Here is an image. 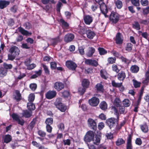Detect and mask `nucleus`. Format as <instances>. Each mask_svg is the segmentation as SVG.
Segmentation results:
<instances>
[{"label":"nucleus","instance_id":"nucleus-1","mask_svg":"<svg viewBox=\"0 0 149 149\" xmlns=\"http://www.w3.org/2000/svg\"><path fill=\"white\" fill-rule=\"evenodd\" d=\"M9 52L10 53L8 54V59L13 60L19 54V50L17 47L13 46L10 48Z\"/></svg>","mask_w":149,"mask_h":149},{"label":"nucleus","instance_id":"nucleus-2","mask_svg":"<svg viewBox=\"0 0 149 149\" xmlns=\"http://www.w3.org/2000/svg\"><path fill=\"white\" fill-rule=\"evenodd\" d=\"M61 99L58 98H57L54 103L56 107L62 112H64L67 109V107L61 102Z\"/></svg>","mask_w":149,"mask_h":149},{"label":"nucleus","instance_id":"nucleus-3","mask_svg":"<svg viewBox=\"0 0 149 149\" xmlns=\"http://www.w3.org/2000/svg\"><path fill=\"white\" fill-rule=\"evenodd\" d=\"M118 118H113L107 119L106 120V123L108 125L110 129L113 128L116 125V123L118 122Z\"/></svg>","mask_w":149,"mask_h":149},{"label":"nucleus","instance_id":"nucleus-4","mask_svg":"<svg viewBox=\"0 0 149 149\" xmlns=\"http://www.w3.org/2000/svg\"><path fill=\"white\" fill-rule=\"evenodd\" d=\"M94 133L92 131H89L86 133L84 137V140L87 142H89L93 140L94 137Z\"/></svg>","mask_w":149,"mask_h":149},{"label":"nucleus","instance_id":"nucleus-5","mask_svg":"<svg viewBox=\"0 0 149 149\" xmlns=\"http://www.w3.org/2000/svg\"><path fill=\"white\" fill-rule=\"evenodd\" d=\"M109 19L113 24L116 23L119 20V15L116 13H111L109 16Z\"/></svg>","mask_w":149,"mask_h":149},{"label":"nucleus","instance_id":"nucleus-6","mask_svg":"<svg viewBox=\"0 0 149 149\" xmlns=\"http://www.w3.org/2000/svg\"><path fill=\"white\" fill-rule=\"evenodd\" d=\"M65 65L69 70L74 71L77 67V64L72 61H68L66 62Z\"/></svg>","mask_w":149,"mask_h":149},{"label":"nucleus","instance_id":"nucleus-7","mask_svg":"<svg viewBox=\"0 0 149 149\" xmlns=\"http://www.w3.org/2000/svg\"><path fill=\"white\" fill-rule=\"evenodd\" d=\"M54 88L58 91H60L64 88L65 85L62 82L57 81L54 84Z\"/></svg>","mask_w":149,"mask_h":149},{"label":"nucleus","instance_id":"nucleus-8","mask_svg":"<svg viewBox=\"0 0 149 149\" xmlns=\"http://www.w3.org/2000/svg\"><path fill=\"white\" fill-rule=\"evenodd\" d=\"M100 102L98 98L94 97L88 100V102L89 104L93 107H95L97 106Z\"/></svg>","mask_w":149,"mask_h":149},{"label":"nucleus","instance_id":"nucleus-9","mask_svg":"<svg viewBox=\"0 0 149 149\" xmlns=\"http://www.w3.org/2000/svg\"><path fill=\"white\" fill-rule=\"evenodd\" d=\"M88 124L90 128L94 130H97V124L95 120L93 119L90 118L88 120Z\"/></svg>","mask_w":149,"mask_h":149},{"label":"nucleus","instance_id":"nucleus-10","mask_svg":"<svg viewBox=\"0 0 149 149\" xmlns=\"http://www.w3.org/2000/svg\"><path fill=\"white\" fill-rule=\"evenodd\" d=\"M57 94V93L55 91H49L47 92L46 94V97L48 99H52L55 97Z\"/></svg>","mask_w":149,"mask_h":149},{"label":"nucleus","instance_id":"nucleus-11","mask_svg":"<svg viewBox=\"0 0 149 149\" xmlns=\"http://www.w3.org/2000/svg\"><path fill=\"white\" fill-rule=\"evenodd\" d=\"M85 63L87 65L96 67L98 65V62L94 60L87 59L85 61Z\"/></svg>","mask_w":149,"mask_h":149},{"label":"nucleus","instance_id":"nucleus-12","mask_svg":"<svg viewBox=\"0 0 149 149\" xmlns=\"http://www.w3.org/2000/svg\"><path fill=\"white\" fill-rule=\"evenodd\" d=\"M74 34L71 33H68L66 34L64 38V40L66 42H69L72 41L74 39Z\"/></svg>","mask_w":149,"mask_h":149},{"label":"nucleus","instance_id":"nucleus-13","mask_svg":"<svg viewBox=\"0 0 149 149\" xmlns=\"http://www.w3.org/2000/svg\"><path fill=\"white\" fill-rule=\"evenodd\" d=\"M99 5L102 13L106 17H107L106 14L108 12V10L105 4L104 3H102L101 4H99Z\"/></svg>","mask_w":149,"mask_h":149},{"label":"nucleus","instance_id":"nucleus-14","mask_svg":"<svg viewBox=\"0 0 149 149\" xmlns=\"http://www.w3.org/2000/svg\"><path fill=\"white\" fill-rule=\"evenodd\" d=\"M84 20L85 23L87 25L90 24L93 22L92 17L89 15H86L84 17Z\"/></svg>","mask_w":149,"mask_h":149},{"label":"nucleus","instance_id":"nucleus-15","mask_svg":"<svg viewBox=\"0 0 149 149\" xmlns=\"http://www.w3.org/2000/svg\"><path fill=\"white\" fill-rule=\"evenodd\" d=\"M126 76V73L124 71H121L117 75L118 79L120 81H123Z\"/></svg>","mask_w":149,"mask_h":149},{"label":"nucleus","instance_id":"nucleus-16","mask_svg":"<svg viewBox=\"0 0 149 149\" xmlns=\"http://www.w3.org/2000/svg\"><path fill=\"white\" fill-rule=\"evenodd\" d=\"M121 34L120 33H118L116 37V43L118 44L122 43L123 40L121 38Z\"/></svg>","mask_w":149,"mask_h":149},{"label":"nucleus","instance_id":"nucleus-17","mask_svg":"<svg viewBox=\"0 0 149 149\" xmlns=\"http://www.w3.org/2000/svg\"><path fill=\"white\" fill-rule=\"evenodd\" d=\"M62 40L60 39L59 36H58L56 38L51 40V42L52 45L53 46H55L58 43L60 42Z\"/></svg>","mask_w":149,"mask_h":149},{"label":"nucleus","instance_id":"nucleus-18","mask_svg":"<svg viewBox=\"0 0 149 149\" xmlns=\"http://www.w3.org/2000/svg\"><path fill=\"white\" fill-rule=\"evenodd\" d=\"M18 29L19 31L24 35L30 36L32 34L31 33L29 32L28 31L24 30L22 27H19Z\"/></svg>","mask_w":149,"mask_h":149},{"label":"nucleus","instance_id":"nucleus-19","mask_svg":"<svg viewBox=\"0 0 149 149\" xmlns=\"http://www.w3.org/2000/svg\"><path fill=\"white\" fill-rule=\"evenodd\" d=\"M132 137L130 134L128 135L127 139V149H132V146L131 144V140Z\"/></svg>","mask_w":149,"mask_h":149},{"label":"nucleus","instance_id":"nucleus-20","mask_svg":"<svg viewBox=\"0 0 149 149\" xmlns=\"http://www.w3.org/2000/svg\"><path fill=\"white\" fill-rule=\"evenodd\" d=\"M10 3V1H0V8L2 9L6 7Z\"/></svg>","mask_w":149,"mask_h":149},{"label":"nucleus","instance_id":"nucleus-21","mask_svg":"<svg viewBox=\"0 0 149 149\" xmlns=\"http://www.w3.org/2000/svg\"><path fill=\"white\" fill-rule=\"evenodd\" d=\"M32 112L30 111H28L27 110H25L23 111V112L22 114L23 116L26 118L30 117L32 115Z\"/></svg>","mask_w":149,"mask_h":149},{"label":"nucleus","instance_id":"nucleus-22","mask_svg":"<svg viewBox=\"0 0 149 149\" xmlns=\"http://www.w3.org/2000/svg\"><path fill=\"white\" fill-rule=\"evenodd\" d=\"M86 34L87 37L90 39H92L95 36V33L93 31L90 30H88L86 31Z\"/></svg>","mask_w":149,"mask_h":149},{"label":"nucleus","instance_id":"nucleus-23","mask_svg":"<svg viewBox=\"0 0 149 149\" xmlns=\"http://www.w3.org/2000/svg\"><path fill=\"white\" fill-rule=\"evenodd\" d=\"M90 83L88 80L86 79H83L81 82L82 86L86 88L88 87Z\"/></svg>","mask_w":149,"mask_h":149},{"label":"nucleus","instance_id":"nucleus-24","mask_svg":"<svg viewBox=\"0 0 149 149\" xmlns=\"http://www.w3.org/2000/svg\"><path fill=\"white\" fill-rule=\"evenodd\" d=\"M95 88H96L97 91L99 92H103L104 91V89L103 86L100 83L97 84Z\"/></svg>","mask_w":149,"mask_h":149},{"label":"nucleus","instance_id":"nucleus-25","mask_svg":"<svg viewBox=\"0 0 149 149\" xmlns=\"http://www.w3.org/2000/svg\"><path fill=\"white\" fill-rule=\"evenodd\" d=\"M100 108L103 110H105L107 109V105L105 101L101 102L99 104Z\"/></svg>","mask_w":149,"mask_h":149},{"label":"nucleus","instance_id":"nucleus-26","mask_svg":"<svg viewBox=\"0 0 149 149\" xmlns=\"http://www.w3.org/2000/svg\"><path fill=\"white\" fill-rule=\"evenodd\" d=\"M12 140V136L9 134L6 135L5 136L4 138V142L8 143L11 141Z\"/></svg>","mask_w":149,"mask_h":149},{"label":"nucleus","instance_id":"nucleus-27","mask_svg":"<svg viewBox=\"0 0 149 149\" xmlns=\"http://www.w3.org/2000/svg\"><path fill=\"white\" fill-rule=\"evenodd\" d=\"M95 52V49L92 47H90L88 48V51L87 53V55L89 57H91Z\"/></svg>","mask_w":149,"mask_h":149},{"label":"nucleus","instance_id":"nucleus-28","mask_svg":"<svg viewBox=\"0 0 149 149\" xmlns=\"http://www.w3.org/2000/svg\"><path fill=\"white\" fill-rule=\"evenodd\" d=\"M7 70L3 68H0V77H3L7 74Z\"/></svg>","mask_w":149,"mask_h":149},{"label":"nucleus","instance_id":"nucleus-29","mask_svg":"<svg viewBox=\"0 0 149 149\" xmlns=\"http://www.w3.org/2000/svg\"><path fill=\"white\" fill-rule=\"evenodd\" d=\"M139 70V67L136 65H132L130 68V70L133 73L137 72Z\"/></svg>","mask_w":149,"mask_h":149},{"label":"nucleus","instance_id":"nucleus-30","mask_svg":"<svg viewBox=\"0 0 149 149\" xmlns=\"http://www.w3.org/2000/svg\"><path fill=\"white\" fill-rule=\"evenodd\" d=\"M15 93L16 95L15 97V99L17 101L20 100L21 99L22 97L19 91L18 90H16Z\"/></svg>","mask_w":149,"mask_h":149},{"label":"nucleus","instance_id":"nucleus-31","mask_svg":"<svg viewBox=\"0 0 149 149\" xmlns=\"http://www.w3.org/2000/svg\"><path fill=\"white\" fill-rule=\"evenodd\" d=\"M27 107L28 109L30 111L33 110L35 109V105L31 102L28 103Z\"/></svg>","mask_w":149,"mask_h":149},{"label":"nucleus","instance_id":"nucleus-32","mask_svg":"<svg viewBox=\"0 0 149 149\" xmlns=\"http://www.w3.org/2000/svg\"><path fill=\"white\" fill-rule=\"evenodd\" d=\"M123 105L125 107H129L130 106L131 102L130 100L128 99H125L123 101Z\"/></svg>","mask_w":149,"mask_h":149},{"label":"nucleus","instance_id":"nucleus-33","mask_svg":"<svg viewBox=\"0 0 149 149\" xmlns=\"http://www.w3.org/2000/svg\"><path fill=\"white\" fill-rule=\"evenodd\" d=\"M36 121V119H33V120L28 125V128L31 130H32L34 127Z\"/></svg>","mask_w":149,"mask_h":149},{"label":"nucleus","instance_id":"nucleus-34","mask_svg":"<svg viewBox=\"0 0 149 149\" xmlns=\"http://www.w3.org/2000/svg\"><path fill=\"white\" fill-rule=\"evenodd\" d=\"M92 141H93V143L94 144L98 145L100 142V139L99 137L97 136H95V138L94 137Z\"/></svg>","mask_w":149,"mask_h":149},{"label":"nucleus","instance_id":"nucleus-35","mask_svg":"<svg viewBox=\"0 0 149 149\" xmlns=\"http://www.w3.org/2000/svg\"><path fill=\"white\" fill-rule=\"evenodd\" d=\"M100 75L101 77L104 79H106L107 78V72L104 70H101Z\"/></svg>","mask_w":149,"mask_h":149},{"label":"nucleus","instance_id":"nucleus-36","mask_svg":"<svg viewBox=\"0 0 149 149\" xmlns=\"http://www.w3.org/2000/svg\"><path fill=\"white\" fill-rule=\"evenodd\" d=\"M141 128L142 131L144 132H147L148 131V127L146 124L141 125Z\"/></svg>","mask_w":149,"mask_h":149},{"label":"nucleus","instance_id":"nucleus-37","mask_svg":"<svg viewBox=\"0 0 149 149\" xmlns=\"http://www.w3.org/2000/svg\"><path fill=\"white\" fill-rule=\"evenodd\" d=\"M35 97V95L34 94H30L29 95L28 98V100L29 102H33L34 100Z\"/></svg>","mask_w":149,"mask_h":149},{"label":"nucleus","instance_id":"nucleus-38","mask_svg":"<svg viewBox=\"0 0 149 149\" xmlns=\"http://www.w3.org/2000/svg\"><path fill=\"white\" fill-rule=\"evenodd\" d=\"M125 141L122 139H118L116 142V144L117 146H119L125 143Z\"/></svg>","mask_w":149,"mask_h":149},{"label":"nucleus","instance_id":"nucleus-39","mask_svg":"<svg viewBox=\"0 0 149 149\" xmlns=\"http://www.w3.org/2000/svg\"><path fill=\"white\" fill-rule=\"evenodd\" d=\"M45 123L46 125H50L53 124V119L52 118H47L45 121Z\"/></svg>","mask_w":149,"mask_h":149},{"label":"nucleus","instance_id":"nucleus-40","mask_svg":"<svg viewBox=\"0 0 149 149\" xmlns=\"http://www.w3.org/2000/svg\"><path fill=\"white\" fill-rule=\"evenodd\" d=\"M111 84L113 86L119 88L121 86L122 83H117L114 80H113L112 81Z\"/></svg>","mask_w":149,"mask_h":149},{"label":"nucleus","instance_id":"nucleus-41","mask_svg":"<svg viewBox=\"0 0 149 149\" xmlns=\"http://www.w3.org/2000/svg\"><path fill=\"white\" fill-rule=\"evenodd\" d=\"M132 45L130 43H128L127 44L125 50L128 52L131 51L132 49Z\"/></svg>","mask_w":149,"mask_h":149},{"label":"nucleus","instance_id":"nucleus-42","mask_svg":"<svg viewBox=\"0 0 149 149\" xmlns=\"http://www.w3.org/2000/svg\"><path fill=\"white\" fill-rule=\"evenodd\" d=\"M85 88H86L83 86L79 87L78 89L79 93L81 95H83L85 91Z\"/></svg>","mask_w":149,"mask_h":149},{"label":"nucleus","instance_id":"nucleus-43","mask_svg":"<svg viewBox=\"0 0 149 149\" xmlns=\"http://www.w3.org/2000/svg\"><path fill=\"white\" fill-rule=\"evenodd\" d=\"M133 85L135 88H137L140 86L141 84V82H138L134 79L133 80Z\"/></svg>","mask_w":149,"mask_h":149},{"label":"nucleus","instance_id":"nucleus-44","mask_svg":"<svg viewBox=\"0 0 149 149\" xmlns=\"http://www.w3.org/2000/svg\"><path fill=\"white\" fill-rule=\"evenodd\" d=\"M116 4L117 8L120 9L122 6L123 4L122 1L120 0H117L116 2Z\"/></svg>","mask_w":149,"mask_h":149},{"label":"nucleus","instance_id":"nucleus-45","mask_svg":"<svg viewBox=\"0 0 149 149\" xmlns=\"http://www.w3.org/2000/svg\"><path fill=\"white\" fill-rule=\"evenodd\" d=\"M115 105L117 107H119L121 105V101L118 98H116L114 102Z\"/></svg>","mask_w":149,"mask_h":149},{"label":"nucleus","instance_id":"nucleus-46","mask_svg":"<svg viewBox=\"0 0 149 149\" xmlns=\"http://www.w3.org/2000/svg\"><path fill=\"white\" fill-rule=\"evenodd\" d=\"M133 27L137 30H139L140 29V25L138 22H135L134 24H133Z\"/></svg>","mask_w":149,"mask_h":149},{"label":"nucleus","instance_id":"nucleus-47","mask_svg":"<svg viewBox=\"0 0 149 149\" xmlns=\"http://www.w3.org/2000/svg\"><path fill=\"white\" fill-rule=\"evenodd\" d=\"M120 58L122 62H124L125 64H128L130 62V60L127 59L123 56H122L120 57Z\"/></svg>","mask_w":149,"mask_h":149},{"label":"nucleus","instance_id":"nucleus-48","mask_svg":"<svg viewBox=\"0 0 149 149\" xmlns=\"http://www.w3.org/2000/svg\"><path fill=\"white\" fill-rule=\"evenodd\" d=\"M86 28L83 27H81L79 28V33L81 34H83L85 33H86Z\"/></svg>","mask_w":149,"mask_h":149},{"label":"nucleus","instance_id":"nucleus-49","mask_svg":"<svg viewBox=\"0 0 149 149\" xmlns=\"http://www.w3.org/2000/svg\"><path fill=\"white\" fill-rule=\"evenodd\" d=\"M38 133L39 136L43 137H45L46 135L45 132L41 130H39L38 131Z\"/></svg>","mask_w":149,"mask_h":149},{"label":"nucleus","instance_id":"nucleus-50","mask_svg":"<svg viewBox=\"0 0 149 149\" xmlns=\"http://www.w3.org/2000/svg\"><path fill=\"white\" fill-rule=\"evenodd\" d=\"M112 69L113 71L116 72L117 73H118L120 71L117 66L115 64H113L112 65Z\"/></svg>","mask_w":149,"mask_h":149},{"label":"nucleus","instance_id":"nucleus-51","mask_svg":"<svg viewBox=\"0 0 149 149\" xmlns=\"http://www.w3.org/2000/svg\"><path fill=\"white\" fill-rule=\"evenodd\" d=\"M62 143L64 145L69 146L70 144V140L69 139L63 140L62 142Z\"/></svg>","mask_w":149,"mask_h":149},{"label":"nucleus","instance_id":"nucleus-52","mask_svg":"<svg viewBox=\"0 0 149 149\" xmlns=\"http://www.w3.org/2000/svg\"><path fill=\"white\" fill-rule=\"evenodd\" d=\"M41 1L42 3L44 4H46L48 3L49 1L52 3H55L54 0H41Z\"/></svg>","mask_w":149,"mask_h":149},{"label":"nucleus","instance_id":"nucleus-53","mask_svg":"<svg viewBox=\"0 0 149 149\" xmlns=\"http://www.w3.org/2000/svg\"><path fill=\"white\" fill-rule=\"evenodd\" d=\"M131 2L132 4L135 6H138L139 5V0H131Z\"/></svg>","mask_w":149,"mask_h":149},{"label":"nucleus","instance_id":"nucleus-54","mask_svg":"<svg viewBox=\"0 0 149 149\" xmlns=\"http://www.w3.org/2000/svg\"><path fill=\"white\" fill-rule=\"evenodd\" d=\"M29 87L32 91H35L37 87V84L35 83H32L29 85Z\"/></svg>","mask_w":149,"mask_h":149},{"label":"nucleus","instance_id":"nucleus-55","mask_svg":"<svg viewBox=\"0 0 149 149\" xmlns=\"http://www.w3.org/2000/svg\"><path fill=\"white\" fill-rule=\"evenodd\" d=\"M98 49L99 53L101 55H104L107 53V51L102 48H99Z\"/></svg>","mask_w":149,"mask_h":149},{"label":"nucleus","instance_id":"nucleus-56","mask_svg":"<svg viewBox=\"0 0 149 149\" xmlns=\"http://www.w3.org/2000/svg\"><path fill=\"white\" fill-rule=\"evenodd\" d=\"M116 60V58L115 57H109L108 59V61L110 64H113L115 63Z\"/></svg>","mask_w":149,"mask_h":149},{"label":"nucleus","instance_id":"nucleus-57","mask_svg":"<svg viewBox=\"0 0 149 149\" xmlns=\"http://www.w3.org/2000/svg\"><path fill=\"white\" fill-rule=\"evenodd\" d=\"M125 122L123 121L121 122L120 124H118V123H117V125H116V130H119L120 129L122 126H123L125 124Z\"/></svg>","mask_w":149,"mask_h":149},{"label":"nucleus","instance_id":"nucleus-58","mask_svg":"<svg viewBox=\"0 0 149 149\" xmlns=\"http://www.w3.org/2000/svg\"><path fill=\"white\" fill-rule=\"evenodd\" d=\"M3 65L4 67V68L6 70L11 69L13 67L12 65L11 64H7L4 63L3 64Z\"/></svg>","mask_w":149,"mask_h":149},{"label":"nucleus","instance_id":"nucleus-59","mask_svg":"<svg viewBox=\"0 0 149 149\" xmlns=\"http://www.w3.org/2000/svg\"><path fill=\"white\" fill-rule=\"evenodd\" d=\"M60 22L62 26L64 27H67L69 26L68 24L62 19H61Z\"/></svg>","mask_w":149,"mask_h":149},{"label":"nucleus","instance_id":"nucleus-60","mask_svg":"<svg viewBox=\"0 0 149 149\" xmlns=\"http://www.w3.org/2000/svg\"><path fill=\"white\" fill-rule=\"evenodd\" d=\"M42 65L45 73L47 74H49V71L47 66L44 64H42Z\"/></svg>","mask_w":149,"mask_h":149},{"label":"nucleus","instance_id":"nucleus-61","mask_svg":"<svg viewBox=\"0 0 149 149\" xmlns=\"http://www.w3.org/2000/svg\"><path fill=\"white\" fill-rule=\"evenodd\" d=\"M25 28L27 29H29L31 27V25L28 22H26L24 24Z\"/></svg>","mask_w":149,"mask_h":149},{"label":"nucleus","instance_id":"nucleus-62","mask_svg":"<svg viewBox=\"0 0 149 149\" xmlns=\"http://www.w3.org/2000/svg\"><path fill=\"white\" fill-rule=\"evenodd\" d=\"M112 109L113 110L114 112H115V114L117 116V118L119 119V112L118 111V110L116 109V108L114 107H113L112 108Z\"/></svg>","mask_w":149,"mask_h":149},{"label":"nucleus","instance_id":"nucleus-63","mask_svg":"<svg viewBox=\"0 0 149 149\" xmlns=\"http://www.w3.org/2000/svg\"><path fill=\"white\" fill-rule=\"evenodd\" d=\"M63 6L62 3L60 2H58L56 5V10L57 11L60 12L61 7Z\"/></svg>","mask_w":149,"mask_h":149},{"label":"nucleus","instance_id":"nucleus-64","mask_svg":"<svg viewBox=\"0 0 149 149\" xmlns=\"http://www.w3.org/2000/svg\"><path fill=\"white\" fill-rule=\"evenodd\" d=\"M11 116L13 120L17 121L19 119L18 116L15 113H13Z\"/></svg>","mask_w":149,"mask_h":149}]
</instances>
